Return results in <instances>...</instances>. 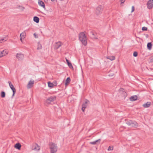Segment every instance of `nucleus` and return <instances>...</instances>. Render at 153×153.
I'll use <instances>...</instances> for the list:
<instances>
[{
	"label": "nucleus",
	"mask_w": 153,
	"mask_h": 153,
	"mask_svg": "<svg viewBox=\"0 0 153 153\" xmlns=\"http://www.w3.org/2000/svg\"><path fill=\"white\" fill-rule=\"evenodd\" d=\"M48 85L49 87L50 88H53L54 86V85L53 83L48 82Z\"/></svg>",
	"instance_id": "nucleus-25"
},
{
	"label": "nucleus",
	"mask_w": 153,
	"mask_h": 153,
	"mask_svg": "<svg viewBox=\"0 0 153 153\" xmlns=\"http://www.w3.org/2000/svg\"><path fill=\"white\" fill-rule=\"evenodd\" d=\"M38 4L39 6L43 7V8H45V5L44 3L41 0H39L38 1Z\"/></svg>",
	"instance_id": "nucleus-16"
},
{
	"label": "nucleus",
	"mask_w": 153,
	"mask_h": 153,
	"mask_svg": "<svg viewBox=\"0 0 153 153\" xmlns=\"http://www.w3.org/2000/svg\"><path fill=\"white\" fill-rule=\"evenodd\" d=\"M150 105V102H148L146 104L143 105V106L145 108H148L149 107Z\"/></svg>",
	"instance_id": "nucleus-20"
},
{
	"label": "nucleus",
	"mask_w": 153,
	"mask_h": 153,
	"mask_svg": "<svg viewBox=\"0 0 153 153\" xmlns=\"http://www.w3.org/2000/svg\"><path fill=\"white\" fill-rule=\"evenodd\" d=\"M103 8L102 6H99L97 8L96 13L97 15H98L102 13Z\"/></svg>",
	"instance_id": "nucleus-7"
},
{
	"label": "nucleus",
	"mask_w": 153,
	"mask_h": 153,
	"mask_svg": "<svg viewBox=\"0 0 153 153\" xmlns=\"http://www.w3.org/2000/svg\"><path fill=\"white\" fill-rule=\"evenodd\" d=\"M50 148L51 150V153H55L57 151V147L56 144L53 143H49Z\"/></svg>",
	"instance_id": "nucleus-2"
},
{
	"label": "nucleus",
	"mask_w": 153,
	"mask_h": 153,
	"mask_svg": "<svg viewBox=\"0 0 153 153\" xmlns=\"http://www.w3.org/2000/svg\"><path fill=\"white\" fill-rule=\"evenodd\" d=\"M34 83V81L33 80H30L27 85V88H31L33 86Z\"/></svg>",
	"instance_id": "nucleus-11"
},
{
	"label": "nucleus",
	"mask_w": 153,
	"mask_h": 153,
	"mask_svg": "<svg viewBox=\"0 0 153 153\" xmlns=\"http://www.w3.org/2000/svg\"><path fill=\"white\" fill-rule=\"evenodd\" d=\"M123 94H124V95H125V94H126V92H123Z\"/></svg>",
	"instance_id": "nucleus-38"
},
{
	"label": "nucleus",
	"mask_w": 153,
	"mask_h": 153,
	"mask_svg": "<svg viewBox=\"0 0 153 153\" xmlns=\"http://www.w3.org/2000/svg\"><path fill=\"white\" fill-rule=\"evenodd\" d=\"M90 33L91 35V37L92 38L95 39H98V38L96 36L97 33H96L93 31H90Z\"/></svg>",
	"instance_id": "nucleus-12"
},
{
	"label": "nucleus",
	"mask_w": 153,
	"mask_h": 153,
	"mask_svg": "<svg viewBox=\"0 0 153 153\" xmlns=\"http://www.w3.org/2000/svg\"><path fill=\"white\" fill-rule=\"evenodd\" d=\"M2 57L5 56L7 55L8 53L7 52H6V51L5 50H3L2 51L0 52Z\"/></svg>",
	"instance_id": "nucleus-18"
},
{
	"label": "nucleus",
	"mask_w": 153,
	"mask_h": 153,
	"mask_svg": "<svg viewBox=\"0 0 153 153\" xmlns=\"http://www.w3.org/2000/svg\"><path fill=\"white\" fill-rule=\"evenodd\" d=\"M89 103V101L86 100L85 103L82 104V110L83 112H84L85 109L88 106V104Z\"/></svg>",
	"instance_id": "nucleus-5"
},
{
	"label": "nucleus",
	"mask_w": 153,
	"mask_h": 153,
	"mask_svg": "<svg viewBox=\"0 0 153 153\" xmlns=\"http://www.w3.org/2000/svg\"><path fill=\"white\" fill-rule=\"evenodd\" d=\"M5 93L4 91H2L1 93V97L2 98H4L5 97Z\"/></svg>",
	"instance_id": "nucleus-29"
},
{
	"label": "nucleus",
	"mask_w": 153,
	"mask_h": 153,
	"mask_svg": "<svg viewBox=\"0 0 153 153\" xmlns=\"http://www.w3.org/2000/svg\"><path fill=\"white\" fill-rule=\"evenodd\" d=\"M147 29V28L146 27H144L142 28V30L143 31L146 30Z\"/></svg>",
	"instance_id": "nucleus-32"
},
{
	"label": "nucleus",
	"mask_w": 153,
	"mask_h": 153,
	"mask_svg": "<svg viewBox=\"0 0 153 153\" xmlns=\"http://www.w3.org/2000/svg\"><path fill=\"white\" fill-rule=\"evenodd\" d=\"M137 52L135 51L133 53V56L134 57H136L137 56Z\"/></svg>",
	"instance_id": "nucleus-31"
},
{
	"label": "nucleus",
	"mask_w": 153,
	"mask_h": 153,
	"mask_svg": "<svg viewBox=\"0 0 153 153\" xmlns=\"http://www.w3.org/2000/svg\"><path fill=\"white\" fill-rule=\"evenodd\" d=\"M33 21L36 23H38L39 22V19L37 16H34L33 18Z\"/></svg>",
	"instance_id": "nucleus-19"
},
{
	"label": "nucleus",
	"mask_w": 153,
	"mask_h": 153,
	"mask_svg": "<svg viewBox=\"0 0 153 153\" xmlns=\"http://www.w3.org/2000/svg\"><path fill=\"white\" fill-rule=\"evenodd\" d=\"M7 40L6 39H5L4 38H0V43H2L4 41H5Z\"/></svg>",
	"instance_id": "nucleus-28"
},
{
	"label": "nucleus",
	"mask_w": 153,
	"mask_h": 153,
	"mask_svg": "<svg viewBox=\"0 0 153 153\" xmlns=\"http://www.w3.org/2000/svg\"><path fill=\"white\" fill-rule=\"evenodd\" d=\"M42 47L41 45L39 42L38 43L37 49L38 50L41 49L42 48Z\"/></svg>",
	"instance_id": "nucleus-27"
},
{
	"label": "nucleus",
	"mask_w": 153,
	"mask_h": 153,
	"mask_svg": "<svg viewBox=\"0 0 153 153\" xmlns=\"http://www.w3.org/2000/svg\"><path fill=\"white\" fill-rule=\"evenodd\" d=\"M17 8L22 11H23L25 9V7H24L20 5H19L17 7Z\"/></svg>",
	"instance_id": "nucleus-24"
},
{
	"label": "nucleus",
	"mask_w": 153,
	"mask_h": 153,
	"mask_svg": "<svg viewBox=\"0 0 153 153\" xmlns=\"http://www.w3.org/2000/svg\"><path fill=\"white\" fill-rule=\"evenodd\" d=\"M62 43L60 42H56V45L55 46V48L56 49H57L59 48L62 45Z\"/></svg>",
	"instance_id": "nucleus-15"
},
{
	"label": "nucleus",
	"mask_w": 153,
	"mask_h": 153,
	"mask_svg": "<svg viewBox=\"0 0 153 153\" xmlns=\"http://www.w3.org/2000/svg\"><path fill=\"white\" fill-rule=\"evenodd\" d=\"M152 59H153V57L152 58Z\"/></svg>",
	"instance_id": "nucleus-41"
},
{
	"label": "nucleus",
	"mask_w": 153,
	"mask_h": 153,
	"mask_svg": "<svg viewBox=\"0 0 153 153\" xmlns=\"http://www.w3.org/2000/svg\"><path fill=\"white\" fill-rule=\"evenodd\" d=\"M51 1H55L56 0H51Z\"/></svg>",
	"instance_id": "nucleus-40"
},
{
	"label": "nucleus",
	"mask_w": 153,
	"mask_h": 153,
	"mask_svg": "<svg viewBox=\"0 0 153 153\" xmlns=\"http://www.w3.org/2000/svg\"><path fill=\"white\" fill-rule=\"evenodd\" d=\"M21 146V144L19 143H16L14 146V147L15 148H16L19 150L20 149Z\"/></svg>",
	"instance_id": "nucleus-17"
},
{
	"label": "nucleus",
	"mask_w": 153,
	"mask_h": 153,
	"mask_svg": "<svg viewBox=\"0 0 153 153\" xmlns=\"http://www.w3.org/2000/svg\"><path fill=\"white\" fill-rule=\"evenodd\" d=\"M40 149V147L36 143L33 145L32 147V149L36 151H39Z\"/></svg>",
	"instance_id": "nucleus-10"
},
{
	"label": "nucleus",
	"mask_w": 153,
	"mask_h": 153,
	"mask_svg": "<svg viewBox=\"0 0 153 153\" xmlns=\"http://www.w3.org/2000/svg\"><path fill=\"white\" fill-rule=\"evenodd\" d=\"M68 66H69V67L70 68H73V66L71 62H70L69 63L68 62Z\"/></svg>",
	"instance_id": "nucleus-30"
},
{
	"label": "nucleus",
	"mask_w": 153,
	"mask_h": 153,
	"mask_svg": "<svg viewBox=\"0 0 153 153\" xmlns=\"http://www.w3.org/2000/svg\"><path fill=\"white\" fill-rule=\"evenodd\" d=\"M22 38H21H21H20V40L22 42Z\"/></svg>",
	"instance_id": "nucleus-39"
},
{
	"label": "nucleus",
	"mask_w": 153,
	"mask_h": 153,
	"mask_svg": "<svg viewBox=\"0 0 153 153\" xmlns=\"http://www.w3.org/2000/svg\"><path fill=\"white\" fill-rule=\"evenodd\" d=\"M108 150H113V148L112 147H111L110 146H109L108 148Z\"/></svg>",
	"instance_id": "nucleus-33"
},
{
	"label": "nucleus",
	"mask_w": 153,
	"mask_h": 153,
	"mask_svg": "<svg viewBox=\"0 0 153 153\" xmlns=\"http://www.w3.org/2000/svg\"><path fill=\"white\" fill-rule=\"evenodd\" d=\"M137 97L136 95H134L131 96L130 98V100L131 101H134L137 100Z\"/></svg>",
	"instance_id": "nucleus-14"
},
{
	"label": "nucleus",
	"mask_w": 153,
	"mask_h": 153,
	"mask_svg": "<svg viewBox=\"0 0 153 153\" xmlns=\"http://www.w3.org/2000/svg\"><path fill=\"white\" fill-rule=\"evenodd\" d=\"M134 10V6H132V10H131V12H133Z\"/></svg>",
	"instance_id": "nucleus-35"
},
{
	"label": "nucleus",
	"mask_w": 153,
	"mask_h": 153,
	"mask_svg": "<svg viewBox=\"0 0 153 153\" xmlns=\"http://www.w3.org/2000/svg\"><path fill=\"white\" fill-rule=\"evenodd\" d=\"M147 5L148 9H152L153 7V0H149L147 4Z\"/></svg>",
	"instance_id": "nucleus-8"
},
{
	"label": "nucleus",
	"mask_w": 153,
	"mask_h": 153,
	"mask_svg": "<svg viewBox=\"0 0 153 153\" xmlns=\"http://www.w3.org/2000/svg\"><path fill=\"white\" fill-rule=\"evenodd\" d=\"M79 39L82 44L86 45L87 43V37L84 32H81L79 34Z\"/></svg>",
	"instance_id": "nucleus-1"
},
{
	"label": "nucleus",
	"mask_w": 153,
	"mask_h": 153,
	"mask_svg": "<svg viewBox=\"0 0 153 153\" xmlns=\"http://www.w3.org/2000/svg\"><path fill=\"white\" fill-rule=\"evenodd\" d=\"M26 35V33L25 32H23L20 34V36L21 38L24 39L25 38Z\"/></svg>",
	"instance_id": "nucleus-23"
},
{
	"label": "nucleus",
	"mask_w": 153,
	"mask_h": 153,
	"mask_svg": "<svg viewBox=\"0 0 153 153\" xmlns=\"http://www.w3.org/2000/svg\"><path fill=\"white\" fill-rule=\"evenodd\" d=\"M55 96H51L46 100V102L48 104H50L51 102L53 101L56 99Z\"/></svg>",
	"instance_id": "nucleus-4"
},
{
	"label": "nucleus",
	"mask_w": 153,
	"mask_h": 153,
	"mask_svg": "<svg viewBox=\"0 0 153 153\" xmlns=\"http://www.w3.org/2000/svg\"><path fill=\"white\" fill-rule=\"evenodd\" d=\"M66 62H67V64L68 63H68H69L70 62H69V60L67 59H66Z\"/></svg>",
	"instance_id": "nucleus-37"
},
{
	"label": "nucleus",
	"mask_w": 153,
	"mask_h": 153,
	"mask_svg": "<svg viewBox=\"0 0 153 153\" xmlns=\"http://www.w3.org/2000/svg\"><path fill=\"white\" fill-rule=\"evenodd\" d=\"M121 1V4L123 3L125 1V0H120Z\"/></svg>",
	"instance_id": "nucleus-34"
},
{
	"label": "nucleus",
	"mask_w": 153,
	"mask_h": 153,
	"mask_svg": "<svg viewBox=\"0 0 153 153\" xmlns=\"http://www.w3.org/2000/svg\"><path fill=\"white\" fill-rule=\"evenodd\" d=\"M152 43L151 42H149L148 43L147 45V47L150 50L152 48Z\"/></svg>",
	"instance_id": "nucleus-22"
},
{
	"label": "nucleus",
	"mask_w": 153,
	"mask_h": 153,
	"mask_svg": "<svg viewBox=\"0 0 153 153\" xmlns=\"http://www.w3.org/2000/svg\"><path fill=\"white\" fill-rule=\"evenodd\" d=\"M126 123L128 126L132 127H135L137 126V122L131 120L128 121Z\"/></svg>",
	"instance_id": "nucleus-3"
},
{
	"label": "nucleus",
	"mask_w": 153,
	"mask_h": 153,
	"mask_svg": "<svg viewBox=\"0 0 153 153\" xmlns=\"http://www.w3.org/2000/svg\"><path fill=\"white\" fill-rule=\"evenodd\" d=\"M8 83H9V85L10 88H11V90H12V91H13V94L12 95V97H13L14 96V95L16 93V90L15 88L14 87V86L12 84L11 82L10 81H9Z\"/></svg>",
	"instance_id": "nucleus-9"
},
{
	"label": "nucleus",
	"mask_w": 153,
	"mask_h": 153,
	"mask_svg": "<svg viewBox=\"0 0 153 153\" xmlns=\"http://www.w3.org/2000/svg\"><path fill=\"white\" fill-rule=\"evenodd\" d=\"M33 35L34 36V37L35 38H36L38 37V36H36V34L35 33H34Z\"/></svg>",
	"instance_id": "nucleus-36"
},
{
	"label": "nucleus",
	"mask_w": 153,
	"mask_h": 153,
	"mask_svg": "<svg viewBox=\"0 0 153 153\" xmlns=\"http://www.w3.org/2000/svg\"><path fill=\"white\" fill-rule=\"evenodd\" d=\"M71 79L69 77H68L66 80V82L65 83V85H67L68 83H69L70 82Z\"/></svg>",
	"instance_id": "nucleus-26"
},
{
	"label": "nucleus",
	"mask_w": 153,
	"mask_h": 153,
	"mask_svg": "<svg viewBox=\"0 0 153 153\" xmlns=\"http://www.w3.org/2000/svg\"><path fill=\"white\" fill-rule=\"evenodd\" d=\"M106 58L110 60L111 61H112L115 59V57L114 56H107Z\"/></svg>",
	"instance_id": "nucleus-21"
},
{
	"label": "nucleus",
	"mask_w": 153,
	"mask_h": 153,
	"mask_svg": "<svg viewBox=\"0 0 153 153\" xmlns=\"http://www.w3.org/2000/svg\"><path fill=\"white\" fill-rule=\"evenodd\" d=\"M101 141V139H99L98 140H97L93 142H91L90 143V144H91L92 145H95V144H98L100 143V142Z\"/></svg>",
	"instance_id": "nucleus-13"
},
{
	"label": "nucleus",
	"mask_w": 153,
	"mask_h": 153,
	"mask_svg": "<svg viewBox=\"0 0 153 153\" xmlns=\"http://www.w3.org/2000/svg\"><path fill=\"white\" fill-rule=\"evenodd\" d=\"M24 57V55L21 53H17L16 55V59L20 61L23 60Z\"/></svg>",
	"instance_id": "nucleus-6"
}]
</instances>
